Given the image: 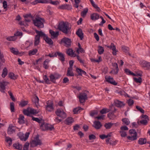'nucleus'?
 <instances>
[{
    "label": "nucleus",
    "mask_w": 150,
    "mask_h": 150,
    "mask_svg": "<svg viewBox=\"0 0 150 150\" xmlns=\"http://www.w3.org/2000/svg\"><path fill=\"white\" fill-rule=\"evenodd\" d=\"M112 66L115 68L114 69L115 70H116L115 72H114L113 74L114 75L117 74L119 71V69L118 64L117 63L115 62L112 63Z\"/></svg>",
    "instance_id": "27"
},
{
    "label": "nucleus",
    "mask_w": 150,
    "mask_h": 150,
    "mask_svg": "<svg viewBox=\"0 0 150 150\" xmlns=\"http://www.w3.org/2000/svg\"><path fill=\"white\" fill-rule=\"evenodd\" d=\"M10 110L12 112H15L14 103L13 102H11L10 103Z\"/></svg>",
    "instance_id": "55"
},
{
    "label": "nucleus",
    "mask_w": 150,
    "mask_h": 150,
    "mask_svg": "<svg viewBox=\"0 0 150 150\" xmlns=\"http://www.w3.org/2000/svg\"><path fill=\"white\" fill-rule=\"evenodd\" d=\"M66 53L68 55L70 56H71L72 55L74 54L73 50L71 48H69L67 50Z\"/></svg>",
    "instance_id": "40"
},
{
    "label": "nucleus",
    "mask_w": 150,
    "mask_h": 150,
    "mask_svg": "<svg viewBox=\"0 0 150 150\" xmlns=\"http://www.w3.org/2000/svg\"><path fill=\"white\" fill-rule=\"evenodd\" d=\"M90 17L91 20L96 21L99 18V15L96 13H93L91 15Z\"/></svg>",
    "instance_id": "25"
},
{
    "label": "nucleus",
    "mask_w": 150,
    "mask_h": 150,
    "mask_svg": "<svg viewBox=\"0 0 150 150\" xmlns=\"http://www.w3.org/2000/svg\"><path fill=\"white\" fill-rule=\"evenodd\" d=\"M42 144L41 140L37 141L35 139L32 140L30 142V146L31 147L36 146L38 145L40 146Z\"/></svg>",
    "instance_id": "13"
},
{
    "label": "nucleus",
    "mask_w": 150,
    "mask_h": 150,
    "mask_svg": "<svg viewBox=\"0 0 150 150\" xmlns=\"http://www.w3.org/2000/svg\"><path fill=\"white\" fill-rule=\"evenodd\" d=\"M11 51L12 53L15 55H18L21 54V53H20L17 49L12 47L11 49Z\"/></svg>",
    "instance_id": "30"
},
{
    "label": "nucleus",
    "mask_w": 150,
    "mask_h": 150,
    "mask_svg": "<svg viewBox=\"0 0 150 150\" xmlns=\"http://www.w3.org/2000/svg\"><path fill=\"white\" fill-rule=\"evenodd\" d=\"M73 69H68L67 71V75L68 76H74V74L72 71Z\"/></svg>",
    "instance_id": "38"
},
{
    "label": "nucleus",
    "mask_w": 150,
    "mask_h": 150,
    "mask_svg": "<svg viewBox=\"0 0 150 150\" xmlns=\"http://www.w3.org/2000/svg\"><path fill=\"white\" fill-rule=\"evenodd\" d=\"M13 146L17 149L21 150L22 149L23 146L21 144H20L19 142L14 143L13 145Z\"/></svg>",
    "instance_id": "29"
},
{
    "label": "nucleus",
    "mask_w": 150,
    "mask_h": 150,
    "mask_svg": "<svg viewBox=\"0 0 150 150\" xmlns=\"http://www.w3.org/2000/svg\"><path fill=\"white\" fill-rule=\"evenodd\" d=\"M6 142L8 143L9 146L11 145L12 144V139L8 137H6Z\"/></svg>",
    "instance_id": "48"
},
{
    "label": "nucleus",
    "mask_w": 150,
    "mask_h": 150,
    "mask_svg": "<svg viewBox=\"0 0 150 150\" xmlns=\"http://www.w3.org/2000/svg\"><path fill=\"white\" fill-rule=\"evenodd\" d=\"M43 79L45 83L47 84H50L51 83V82L46 75H45L43 76Z\"/></svg>",
    "instance_id": "44"
},
{
    "label": "nucleus",
    "mask_w": 150,
    "mask_h": 150,
    "mask_svg": "<svg viewBox=\"0 0 150 150\" xmlns=\"http://www.w3.org/2000/svg\"><path fill=\"white\" fill-rule=\"evenodd\" d=\"M105 46L107 47L108 48H109L110 50H112L113 51L112 53L114 55H115L117 54V51L115 45L114 43H111L110 45L108 46L107 45H105Z\"/></svg>",
    "instance_id": "14"
},
{
    "label": "nucleus",
    "mask_w": 150,
    "mask_h": 150,
    "mask_svg": "<svg viewBox=\"0 0 150 150\" xmlns=\"http://www.w3.org/2000/svg\"><path fill=\"white\" fill-rule=\"evenodd\" d=\"M47 105L45 106L46 110L48 112H51L54 109V105L53 102L51 100H49L46 102Z\"/></svg>",
    "instance_id": "6"
},
{
    "label": "nucleus",
    "mask_w": 150,
    "mask_h": 150,
    "mask_svg": "<svg viewBox=\"0 0 150 150\" xmlns=\"http://www.w3.org/2000/svg\"><path fill=\"white\" fill-rule=\"evenodd\" d=\"M16 39V37L14 35L13 36H11L8 37L6 38L7 40L9 41H14Z\"/></svg>",
    "instance_id": "57"
},
{
    "label": "nucleus",
    "mask_w": 150,
    "mask_h": 150,
    "mask_svg": "<svg viewBox=\"0 0 150 150\" xmlns=\"http://www.w3.org/2000/svg\"><path fill=\"white\" fill-rule=\"evenodd\" d=\"M50 61V60L46 59L43 63V67L45 69H47L49 67V66L48 64Z\"/></svg>",
    "instance_id": "28"
},
{
    "label": "nucleus",
    "mask_w": 150,
    "mask_h": 150,
    "mask_svg": "<svg viewBox=\"0 0 150 150\" xmlns=\"http://www.w3.org/2000/svg\"><path fill=\"white\" fill-rule=\"evenodd\" d=\"M120 134L121 136L122 137H125L127 136L126 133L123 131H120Z\"/></svg>",
    "instance_id": "64"
},
{
    "label": "nucleus",
    "mask_w": 150,
    "mask_h": 150,
    "mask_svg": "<svg viewBox=\"0 0 150 150\" xmlns=\"http://www.w3.org/2000/svg\"><path fill=\"white\" fill-rule=\"evenodd\" d=\"M129 133L130 134H134V135H136V136H137V134L136 130L134 129H131L129 130Z\"/></svg>",
    "instance_id": "59"
},
{
    "label": "nucleus",
    "mask_w": 150,
    "mask_h": 150,
    "mask_svg": "<svg viewBox=\"0 0 150 150\" xmlns=\"http://www.w3.org/2000/svg\"><path fill=\"white\" fill-rule=\"evenodd\" d=\"M88 11V8H86L83 9V11L81 13V16L83 17H85L86 16Z\"/></svg>",
    "instance_id": "37"
},
{
    "label": "nucleus",
    "mask_w": 150,
    "mask_h": 150,
    "mask_svg": "<svg viewBox=\"0 0 150 150\" xmlns=\"http://www.w3.org/2000/svg\"><path fill=\"white\" fill-rule=\"evenodd\" d=\"M76 71L78 73V76H82L83 74L85 76H87V73L86 72L80 68H76Z\"/></svg>",
    "instance_id": "18"
},
{
    "label": "nucleus",
    "mask_w": 150,
    "mask_h": 150,
    "mask_svg": "<svg viewBox=\"0 0 150 150\" xmlns=\"http://www.w3.org/2000/svg\"><path fill=\"white\" fill-rule=\"evenodd\" d=\"M49 33L51 34V38L52 39L57 38L59 35V31L55 32L51 29L49 30Z\"/></svg>",
    "instance_id": "19"
},
{
    "label": "nucleus",
    "mask_w": 150,
    "mask_h": 150,
    "mask_svg": "<svg viewBox=\"0 0 150 150\" xmlns=\"http://www.w3.org/2000/svg\"><path fill=\"white\" fill-rule=\"evenodd\" d=\"M109 112V110L108 109L104 108L100 111V113L102 114H105Z\"/></svg>",
    "instance_id": "60"
},
{
    "label": "nucleus",
    "mask_w": 150,
    "mask_h": 150,
    "mask_svg": "<svg viewBox=\"0 0 150 150\" xmlns=\"http://www.w3.org/2000/svg\"><path fill=\"white\" fill-rule=\"evenodd\" d=\"M122 49L123 51L126 53L128 54L130 56L131 55V54L128 52V51L129 50V47L125 46H122Z\"/></svg>",
    "instance_id": "33"
},
{
    "label": "nucleus",
    "mask_w": 150,
    "mask_h": 150,
    "mask_svg": "<svg viewBox=\"0 0 150 150\" xmlns=\"http://www.w3.org/2000/svg\"><path fill=\"white\" fill-rule=\"evenodd\" d=\"M146 143V139L145 138H140L138 141V143L140 145H143Z\"/></svg>",
    "instance_id": "31"
},
{
    "label": "nucleus",
    "mask_w": 150,
    "mask_h": 150,
    "mask_svg": "<svg viewBox=\"0 0 150 150\" xmlns=\"http://www.w3.org/2000/svg\"><path fill=\"white\" fill-rule=\"evenodd\" d=\"M139 122L144 125H146L148 124V120H147L143 119L141 120Z\"/></svg>",
    "instance_id": "54"
},
{
    "label": "nucleus",
    "mask_w": 150,
    "mask_h": 150,
    "mask_svg": "<svg viewBox=\"0 0 150 150\" xmlns=\"http://www.w3.org/2000/svg\"><path fill=\"white\" fill-rule=\"evenodd\" d=\"M40 128L42 131H43L48 130L52 131L54 129L53 125H49L47 123H46L45 125L44 122L42 123L41 125H40Z\"/></svg>",
    "instance_id": "4"
},
{
    "label": "nucleus",
    "mask_w": 150,
    "mask_h": 150,
    "mask_svg": "<svg viewBox=\"0 0 150 150\" xmlns=\"http://www.w3.org/2000/svg\"><path fill=\"white\" fill-rule=\"evenodd\" d=\"M58 28L63 33L67 34L70 32L71 27H69L68 23H66L63 21L59 23Z\"/></svg>",
    "instance_id": "1"
},
{
    "label": "nucleus",
    "mask_w": 150,
    "mask_h": 150,
    "mask_svg": "<svg viewBox=\"0 0 150 150\" xmlns=\"http://www.w3.org/2000/svg\"><path fill=\"white\" fill-rule=\"evenodd\" d=\"M15 127L14 126H12V125H9L7 129V134H11L15 132Z\"/></svg>",
    "instance_id": "17"
},
{
    "label": "nucleus",
    "mask_w": 150,
    "mask_h": 150,
    "mask_svg": "<svg viewBox=\"0 0 150 150\" xmlns=\"http://www.w3.org/2000/svg\"><path fill=\"white\" fill-rule=\"evenodd\" d=\"M76 34L79 37L81 40H82L83 38V34L81 28H79L76 32Z\"/></svg>",
    "instance_id": "26"
},
{
    "label": "nucleus",
    "mask_w": 150,
    "mask_h": 150,
    "mask_svg": "<svg viewBox=\"0 0 150 150\" xmlns=\"http://www.w3.org/2000/svg\"><path fill=\"white\" fill-rule=\"evenodd\" d=\"M28 103V101L27 100H21L19 104V106L23 107L27 105Z\"/></svg>",
    "instance_id": "35"
},
{
    "label": "nucleus",
    "mask_w": 150,
    "mask_h": 150,
    "mask_svg": "<svg viewBox=\"0 0 150 150\" xmlns=\"http://www.w3.org/2000/svg\"><path fill=\"white\" fill-rule=\"evenodd\" d=\"M39 112L37 110H35L33 108H28L26 109H24L23 111V114L28 116L31 117L33 116L32 115H35L38 114Z\"/></svg>",
    "instance_id": "3"
},
{
    "label": "nucleus",
    "mask_w": 150,
    "mask_h": 150,
    "mask_svg": "<svg viewBox=\"0 0 150 150\" xmlns=\"http://www.w3.org/2000/svg\"><path fill=\"white\" fill-rule=\"evenodd\" d=\"M98 54H102L103 53L104 50L103 47L101 46H98Z\"/></svg>",
    "instance_id": "39"
},
{
    "label": "nucleus",
    "mask_w": 150,
    "mask_h": 150,
    "mask_svg": "<svg viewBox=\"0 0 150 150\" xmlns=\"http://www.w3.org/2000/svg\"><path fill=\"white\" fill-rule=\"evenodd\" d=\"M83 109L80 107H78L77 108H74L73 110L74 113V114H77L79 112H80L81 110H82Z\"/></svg>",
    "instance_id": "34"
},
{
    "label": "nucleus",
    "mask_w": 150,
    "mask_h": 150,
    "mask_svg": "<svg viewBox=\"0 0 150 150\" xmlns=\"http://www.w3.org/2000/svg\"><path fill=\"white\" fill-rule=\"evenodd\" d=\"M8 76L11 79L15 80L17 79V77L12 72H9L8 74Z\"/></svg>",
    "instance_id": "41"
},
{
    "label": "nucleus",
    "mask_w": 150,
    "mask_h": 150,
    "mask_svg": "<svg viewBox=\"0 0 150 150\" xmlns=\"http://www.w3.org/2000/svg\"><path fill=\"white\" fill-rule=\"evenodd\" d=\"M116 110L115 108L114 109V110L109 112L108 114V117L110 119H112V118L115 116L114 115V113L115 112Z\"/></svg>",
    "instance_id": "43"
},
{
    "label": "nucleus",
    "mask_w": 150,
    "mask_h": 150,
    "mask_svg": "<svg viewBox=\"0 0 150 150\" xmlns=\"http://www.w3.org/2000/svg\"><path fill=\"white\" fill-rule=\"evenodd\" d=\"M37 52V49H33V50H30L29 51L28 54L29 56L35 55L36 54Z\"/></svg>",
    "instance_id": "45"
},
{
    "label": "nucleus",
    "mask_w": 150,
    "mask_h": 150,
    "mask_svg": "<svg viewBox=\"0 0 150 150\" xmlns=\"http://www.w3.org/2000/svg\"><path fill=\"white\" fill-rule=\"evenodd\" d=\"M93 127L96 129H100L102 126L100 122L99 121H95L93 123Z\"/></svg>",
    "instance_id": "24"
},
{
    "label": "nucleus",
    "mask_w": 150,
    "mask_h": 150,
    "mask_svg": "<svg viewBox=\"0 0 150 150\" xmlns=\"http://www.w3.org/2000/svg\"><path fill=\"white\" fill-rule=\"evenodd\" d=\"M30 134L29 132H26L25 133V134H24L19 132V133L18 134V135L21 140L25 141L28 139Z\"/></svg>",
    "instance_id": "8"
},
{
    "label": "nucleus",
    "mask_w": 150,
    "mask_h": 150,
    "mask_svg": "<svg viewBox=\"0 0 150 150\" xmlns=\"http://www.w3.org/2000/svg\"><path fill=\"white\" fill-rule=\"evenodd\" d=\"M59 8L61 9L71 10L72 9V6L71 5L65 4L59 6Z\"/></svg>",
    "instance_id": "15"
},
{
    "label": "nucleus",
    "mask_w": 150,
    "mask_h": 150,
    "mask_svg": "<svg viewBox=\"0 0 150 150\" xmlns=\"http://www.w3.org/2000/svg\"><path fill=\"white\" fill-rule=\"evenodd\" d=\"M35 33L37 34V35H35V40H40V37L46 36V34L42 31H39L38 30L35 29Z\"/></svg>",
    "instance_id": "9"
},
{
    "label": "nucleus",
    "mask_w": 150,
    "mask_h": 150,
    "mask_svg": "<svg viewBox=\"0 0 150 150\" xmlns=\"http://www.w3.org/2000/svg\"><path fill=\"white\" fill-rule=\"evenodd\" d=\"M74 121L73 118L71 117H69L64 121V123L67 125H71Z\"/></svg>",
    "instance_id": "21"
},
{
    "label": "nucleus",
    "mask_w": 150,
    "mask_h": 150,
    "mask_svg": "<svg viewBox=\"0 0 150 150\" xmlns=\"http://www.w3.org/2000/svg\"><path fill=\"white\" fill-rule=\"evenodd\" d=\"M122 120L123 122L126 125H129L130 123V121L129 119L127 118H123Z\"/></svg>",
    "instance_id": "46"
},
{
    "label": "nucleus",
    "mask_w": 150,
    "mask_h": 150,
    "mask_svg": "<svg viewBox=\"0 0 150 150\" xmlns=\"http://www.w3.org/2000/svg\"><path fill=\"white\" fill-rule=\"evenodd\" d=\"M8 82L6 81H3L0 82V91L2 92H4V90L6 89L5 86L8 83Z\"/></svg>",
    "instance_id": "16"
},
{
    "label": "nucleus",
    "mask_w": 150,
    "mask_h": 150,
    "mask_svg": "<svg viewBox=\"0 0 150 150\" xmlns=\"http://www.w3.org/2000/svg\"><path fill=\"white\" fill-rule=\"evenodd\" d=\"M55 113L57 116L63 119L67 117L66 113L63 110L60 109H57L55 112Z\"/></svg>",
    "instance_id": "7"
},
{
    "label": "nucleus",
    "mask_w": 150,
    "mask_h": 150,
    "mask_svg": "<svg viewBox=\"0 0 150 150\" xmlns=\"http://www.w3.org/2000/svg\"><path fill=\"white\" fill-rule=\"evenodd\" d=\"M47 2L46 0H35V1L32 2L33 5H35L38 3H46Z\"/></svg>",
    "instance_id": "32"
},
{
    "label": "nucleus",
    "mask_w": 150,
    "mask_h": 150,
    "mask_svg": "<svg viewBox=\"0 0 150 150\" xmlns=\"http://www.w3.org/2000/svg\"><path fill=\"white\" fill-rule=\"evenodd\" d=\"M39 99L38 97L36 96L35 100V104L36 107L38 108V105L39 104Z\"/></svg>",
    "instance_id": "61"
},
{
    "label": "nucleus",
    "mask_w": 150,
    "mask_h": 150,
    "mask_svg": "<svg viewBox=\"0 0 150 150\" xmlns=\"http://www.w3.org/2000/svg\"><path fill=\"white\" fill-rule=\"evenodd\" d=\"M57 54L58 55L59 59L62 62L65 61L64 55L63 54L59 52H56Z\"/></svg>",
    "instance_id": "22"
},
{
    "label": "nucleus",
    "mask_w": 150,
    "mask_h": 150,
    "mask_svg": "<svg viewBox=\"0 0 150 150\" xmlns=\"http://www.w3.org/2000/svg\"><path fill=\"white\" fill-rule=\"evenodd\" d=\"M139 63L142 67L145 68L146 69H150V62L143 60L140 61Z\"/></svg>",
    "instance_id": "11"
},
{
    "label": "nucleus",
    "mask_w": 150,
    "mask_h": 150,
    "mask_svg": "<svg viewBox=\"0 0 150 150\" xmlns=\"http://www.w3.org/2000/svg\"><path fill=\"white\" fill-rule=\"evenodd\" d=\"M81 1V0H74L75 4L74 5V6L77 8L79 7V4Z\"/></svg>",
    "instance_id": "58"
},
{
    "label": "nucleus",
    "mask_w": 150,
    "mask_h": 150,
    "mask_svg": "<svg viewBox=\"0 0 150 150\" xmlns=\"http://www.w3.org/2000/svg\"><path fill=\"white\" fill-rule=\"evenodd\" d=\"M45 21L44 18L38 17L35 18L33 20V23L38 28H41L44 27V23Z\"/></svg>",
    "instance_id": "2"
},
{
    "label": "nucleus",
    "mask_w": 150,
    "mask_h": 150,
    "mask_svg": "<svg viewBox=\"0 0 150 150\" xmlns=\"http://www.w3.org/2000/svg\"><path fill=\"white\" fill-rule=\"evenodd\" d=\"M127 103L129 106H130L133 105L134 103V101L131 99H129L127 100Z\"/></svg>",
    "instance_id": "62"
},
{
    "label": "nucleus",
    "mask_w": 150,
    "mask_h": 150,
    "mask_svg": "<svg viewBox=\"0 0 150 150\" xmlns=\"http://www.w3.org/2000/svg\"><path fill=\"white\" fill-rule=\"evenodd\" d=\"M136 108L139 111L142 113L144 114V110L142 109L141 107L138 105L136 106Z\"/></svg>",
    "instance_id": "63"
},
{
    "label": "nucleus",
    "mask_w": 150,
    "mask_h": 150,
    "mask_svg": "<svg viewBox=\"0 0 150 150\" xmlns=\"http://www.w3.org/2000/svg\"><path fill=\"white\" fill-rule=\"evenodd\" d=\"M114 124L113 123L111 122H108L106 123L104 125L105 127L107 129H109L112 126V125Z\"/></svg>",
    "instance_id": "50"
},
{
    "label": "nucleus",
    "mask_w": 150,
    "mask_h": 150,
    "mask_svg": "<svg viewBox=\"0 0 150 150\" xmlns=\"http://www.w3.org/2000/svg\"><path fill=\"white\" fill-rule=\"evenodd\" d=\"M43 39L45 40V42L49 45H52L53 44V42L52 39L49 38L47 35H46V36H45L43 38Z\"/></svg>",
    "instance_id": "20"
},
{
    "label": "nucleus",
    "mask_w": 150,
    "mask_h": 150,
    "mask_svg": "<svg viewBox=\"0 0 150 150\" xmlns=\"http://www.w3.org/2000/svg\"><path fill=\"white\" fill-rule=\"evenodd\" d=\"M125 73L129 75H132L133 76H136V74L133 72H132L129 69H126L124 70Z\"/></svg>",
    "instance_id": "36"
},
{
    "label": "nucleus",
    "mask_w": 150,
    "mask_h": 150,
    "mask_svg": "<svg viewBox=\"0 0 150 150\" xmlns=\"http://www.w3.org/2000/svg\"><path fill=\"white\" fill-rule=\"evenodd\" d=\"M7 69L6 67H5L3 70L2 76L3 78L5 77L7 75Z\"/></svg>",
    "instance_id": "47"
},
{
    "label": "nucleus",
    "mask_w": 150,
    "mask_h": 150,
    "mask_svg": "<svg viewBox=\"0 0 150 150\" xmlns=\"http://www.w3.org/2000/svg\"><path fill=\"white\" fill-rule=\"evenodd\" d=\"M31 117H32V120L33 121H35L39 123H41V121L42 120V119H40L38 118L35 117L33 116H31Z\"/></svg>",
    "instance_id": "56"
},
{
    "label": "nucleus",
    "mask_w": 150,
    "mask_h": 150,
    "mask_svg": "<svg viewBox=\"0 0 150 150\" xmlns=\"http://www.w3.org/2000/svg\"><path fill=\"white\" fill-rule=\"evenodd\" d=\"M133 79L134 81L137 83H141L142 82V78L140 77H138V78L134 77Z\"/></svg>",
    "instance_id": "52"
},
{
    "label": "nucleus",
    "mask_w": 150,
    "mask_h": 150,
    "mask_svg": "<svg viewBox=\"0 0 150 150\" xmlns=\"http://www.w3.org/2000/svg\"><path fill=\"white\" fill-rule=\"evenodd\" d=\"M59 43L61 44L64 43V46L66 47L69 48L71 47V41L70 39L68 38L64 37L62 39Z\"/></svg>",
    "instance_id": "5"
},
{
    "label": "nucleus",
    "mask_w": 150,
    "mask_h": 150,
    "mask_svg": "<svg viewBox=\"0 0 150 150\" xmlns=\"http://www.w3.org/2000/svg\"><path fill=\"white\" fill-rule=\"evenodd\" d=\"M105 78L106 81L108 83L115 86L117 85V82L112 77H111L110 76H109L108 77L105 76Z\"/></svg>",
    "instance_id": "12"
},
{
    "label": "nucleus",
    "mask_w": 150,
    "mask_h": 150,
    "mask_svg": "<svg viewBox=\"0 0 150 150\" xmlns=\"http://www.w3.org/2000/svg\"><path fill=\"white\" fill-rule=\"evenodd\" d=\"M5 59L4 58V56L3 53L0 52V65L5 62Z\"/></svg>",
    "instance_id": "42"
},
{
    "label": "nucleus",
    "mask_w": 150,
    "mask_h": 150,
    "mask_svg": "<svg viewBox=\"0 0 150 150\" xmlns=\"http://www.w3.org/2000/svg\"><path fill=\"white\" fill-rule=\"evenodd\" d=\"M98 114V112L96 110H93L91 111L90 115L91 116L93 117L95 115H97Z\"/></svg>",
    "instance_id": "51"
},
{
    "label": "nucleus",
    "mask_w": 150,
    "mask_h": 150,
    "mask_svg": "<svg viewBox=\"0 0 150 150\" xmlns=\"http://www.w3.org/2000/svg\"><path fill=\"white\" fill-rule=\"evenodd\" d=\"M79 98L80 103H83L87 99V94L84 93H81L79 96Z\"/></svg>",
    "instance_id": "10"
},
{
    "label": "nucleus",
    "mask_w": 150,
    "mask_h": 150,
    "mask_svg": "<svg viewBox=\"0 0 150 150\" xmlns=\"http://www.w3.org/2000/svg\"><path fill=\"white\" fill-rule=\"evenodd\" d=\"M50 81L54 83H56V79L54 77V76L53 74H51L50 76Z\"/></svg>",
    "instance_id": "49"
},
{
    "label": "nucleus",
    "mask_w": 150,
    "mask_h": 150,
    "mask_svg": "<svg viewBox=\"0 0 150 150\" xmlns=\"http://www.w3.org/2000/svg\"><path fill=\"white\" fill-rule=\"evenodd\" d=\"M127 137L128 139L131 141L135 140L137 139V136L136 135H133L132 136H128Z\"/></svg>",
    "instance_id": "53"
},
{
    "label": "nucleus",
    "mask_w": 150,
    "mask_h": 150,
    "mask_svg": "<svg viewBox=\"0 0 150 150\" xmlns=\"http://www.w3.org/2000/svg\"><path fill=\"white\" fill-rule=\"evenodd\" d=\"M114 103L115 106L117 107H122L125 106V104L122 101L118 100H115L114 101Z\"/></svg>",
    "instance_id": "23"
}]
</instances>
